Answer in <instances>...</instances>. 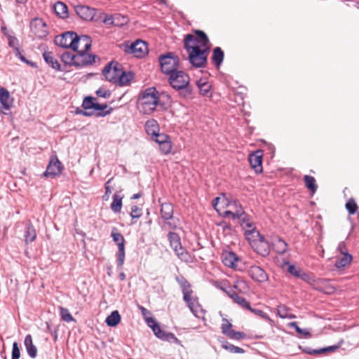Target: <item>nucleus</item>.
<instances>
[{
	"mask_svg": "<svg viewBox=\"0 0 359 359\" xmlns=\"http://www.w3.org/2000/svg\"><path fill=\"white\" fill-rule=\"evenodd\" d=\"M308 283L313 287V289L323 292L325 294H333L336 289L332 286L329 281L326 279L315 278L311 276Z\"/></svg>",
	"mask_w": 359,
	"mask_h": 359,
	"instance_id": "nucleus-9",
	"label": "nucleus"
},
{
	"mask_svg": "<svg viewBox=\"0 0 359 359\" xmlns=\"http://www.w3.org/2000/svg\"><path fill=\"white\" fill-rule=\"evenodd\" d=\"M161 70L164 74L171 75L173 72H177L179 67V57L172 53H168L166 55L159 57Z\"/></svg>",
	"mask_w": 359,
	"mask_h": 359,
	"instance_id": "nucleus-3",
	"label": "nucleus"
},
{
	"mask_svg": "<svg viewBox=\"0 0 359 359\" xmlns=\"http://www.w3.org/2000/svg\"><path fill=\"white\" fill-rule=\"evenodd\" d=\"M133 79V74L131 72H125L121 69L116 84L121 86H126L130 83Z\"/></svg>",
	"mask_w": 359,
	"mask_h": 359,
	"instance_id": "nucleus-36",
	"label": "nucleus"
},
{
	"mask_svg": "<svg viewBox=\"0 0 359 359\" xmlns=\"http://www.w3.org/2000/svg\"><path fill=\"white\" fill-rule=\"evenodd\" d=\"M177 280L181 287L182 293L192 290L190 283L183 277Z\"/></svg>",
	"mask_w": 359,
	"mask_h": 359,
	"instance_id": "nucleus-52",
	"label": "nucleus"
},
{
	"mask_svg": "<svg viewBox=\"0 0 359 359\" xmlns=\"http://www.w3.org/2000/svg\"><path fill=\"white\" fill-rule=\"evenodd\" d=\"M0 104L1 111L10 110L13 104V98L11 96L9 91L4 87H0Z\"/></svg>",
	"mask_w": 359,
	"mask_h": 359,
	"instance_id": "nucleus-19",
	"label": "nucleus"
},
{
	"mask_svg": "<svg viewBox=\"0 0 359 359\" xmlns=\"http://www.w3.org/2000/svg\"><path fill=\"white\" fill-rule=\"evenodd\" d=\"M147 325L152 329L158 338L165 340L173 339L175 341L178 340L173 334L163 332L154 318L147 319Z\"/></svg>",
	"mask_w": 359,
	"mask_h": 359,
	"instance_id": "nucleus-13",
	"label": "nucleus"
},
{
	"mask_svg": "<svg viewBox=\"0 0 359 359\" xmlns=\"http://www.w3.org/2000/svg\"><path fill=\"white\" fill-rule=\"evenodd\" d=\"M263 153L261 150H257L255 152L249 155L248 161L250 166L256 173H261L262 168Z\"/></svg>",
	"mask_w": 359,
	"mask_h": 359,
	"instance_id": "nucleus-18",
	"label": "nucleus"
},
{
	"mask_svg": "<svg viewBox=\"0 0 359 359\" xmlns=\"http://www.w3.org/2000/svg\"><path fill=\"white\" fill-rule=\"evenodd\" d=\"M339 348V345L330 346H327V347L320 348V349L307 351L306 352L310 355H316V354H321V353H323L325 352H334Z\"/></svg>",
	"mask_w": 359,
	"mask_h": 359,
	"instance_id": "nucleus-47",
	"label": "nucleus"
},
{
	"mask_svg": "<svg viewBox=\"0 0 359 359\" xmlns=\"http://www.w3.org/2000/svg\"><path fill=\"white\" fill-rule=\"evenodd\" d=\"M216 287L224 292L228 297H230L231 294L234 292L230 286H227L224 281L216 283Z\"/></svg>",
	"mask_w": 359,
	"mask_h": 359,
	"instance_id": "nucleus-49",
	"label": "nucleus"
},
{
	"mask_svg": "<svg viewBox=\"0 0 359 359\" xmlns=\"http://www.w3.org/2000/svg\"><path fill=\"white\" fill-rule=\"evenodd\" d=\"M44 60L55 70H60V65L57 60L54 57L51 52H44L43 53Z\"/></svg>",
	"mask_w": 359,
	"mask_h": 359,
	"instance_id": "nucleus-34",
	"label": "nucleus"
},
{
	"mask_svg": "<svg viewBox=\"0 0 359 359\" xmlns=\"http://www.w3.org/2000/svg\"><path fill=\"white\" fill-rule=\"evenodd\" d=\"M252 248L259 255L265 257L269 254V245L264 237L251 245Z\"/></svg>",
	"mask_w": 359,
	"mask_h": 359,
	"instance_id": "nucleus-24",
	"label": "nucleus"
},
{
	"mask_svg": "<svg viewBox=\"0 0 359 359\" xmlns=\"http://www.w3.org/2000/svg\"><path fill=\"white\" fill-rule=\"evenodd\" d=\"M122 198L123 197L115 194L113 196V201L111 204V209L114 212H121L122 208Z\"/></svg>",
	"mask_w": 359,
	"mask_h": 359,
	"instance_id": "nucleus-43",
	"label": "nucleus"
},
{
	"mask_svg": "<svg viewBox=\"0 0 359 359\" xmlns=\"http://www.w3.org/2000/svg\"><path fill=\"white\" fill-rule=\"evenodd\" d=\"M229 338L231 339L241 340L245 338V334L242 332L235 331L232 330L227 336Z\"/></svg>",
	"mask_w": 359,
	"mask_h": 359,
	"instance_id": "nucleus-55",
	"label": "nucleus"
},
{
	"mask_svg": "<svg viewBox=\"0 0 359 359\" xmlns=\"http://www.w3.org/2000/svg\"><path fill=\"white\" fill-rule=\"evenodd\" d=\"M159 147H160V149H161V152L163 154H168L171 151L172 144H171L170 140H168L165 142L159 145Z\"/></svg>",
	"mask_w": 359,
	"mask_h": 359,
	"instance_id": "nucleus-58",
	"label": "nucleus"
},
{
	"mask_svg": "<svg viewBox=\"0 0 359 359\" xmlns=\"http://www.w3.org/2000/svg\"><path fill=\"white\" fill-rule=\"evenodd\" d=\"M222 259L223 264L231 269H237L241 271V269L238 267V263L240 262V259L233 252H225L222 255Z\"/></svg>",
	"mask_w": 359,
	"mask_h": 359,
	"instance_id": "nucleus-21",
	"label": "nucleus"
},
{
	"mask_svg": "<svg viewBox=\"0 0 359 359\" xmlns=\"http://www.w3.org/2000/svg\"><path fill=\"white\" fill-rule=\"evenodd\" d=\"M31 32L38 38L42 39L48 34L47 25L41 18H36L31 21Z\"/></svg>",
	"mask_w": 359,
	"mask_h": 359,
	"instance_id": "nucleus-12",
	"label": "nucleus"
},
{
	"mask_svg": "<svg viewBox=\"0 0 359 359\" xmlns=\"http://www.w3.org/2000/svg\"><path fill=\"white\" fill-rule=\"evenodd\" d=\"M233 302L239 305L241 307L245 309H250V303L246 300L245 298L241 297L238 295V294L234 291L232 292L229 297Z\"/></svg>",
	"mask_w": 359,
	"mask_h": 359,
	"instance_id": "nucleus-31",
	"label": "nucleus"
},
{
	"mask_svg": "<svg viewBox=\"0 0 359 359\" xmlns=\"http://www.w3.org/2000/svg\"><path fill=\"white\" fill-rule=\"evenodd\" d=\"M184 44L190 63L195 67H204L210 49V41L205 33L195 30L194 34L185 35Z\"/></svg>",
	"mask_w": 359,
	"mask_h": 359,
	"instance_id": "nucleus-1",
	"label": "nucleus"
},
{
	"mask_svg": "<svg viewBox=\"0 0 359 359\" xmlns=\"http://www.w3.org/2000/svg\"><path fill=\"white\" fill-rule=\"evenodd\" d=\"M248 273L249 276L255 282L265 283L269 280V276L266 271L260 266L257 265L251 266Z\"/></svg>",
	"mask_w": 359,
	"mask_h": 359,
	"instance_id": "nucleus-14",
	"label": "nucleus"
},
{
	"mask_svg": "<svg viewBox=\"0 0 359 359\" xmlns=\"http://www.w3.org/2000/svg\"><path fill=\"white\" fill-rule=\"evenodd\" d=\"M232 201H230L224 195L217 197L212 201V205L215 209L220 214L223 215L224 210L229 209Z\"/></svg>",
	"mask_w": 359,
	"mask_h": 359,
	"instance_id": "nucleus-23",
	"label": "nucleus"
},
{
	"mask_svg": "<svg viewBox=\"0 0 359 359\" xmlns=\"http://www.w3.org/2000/svg\"><path fill=\"white\" fill-rule=\"evenodd\" d=\"M246 286V282L242 280H237L234 282L233 287L237 290L238 292H241L242 289L245 288Z\"/></svg>",
	"mask_w": 359,
	"mask_h": 359,
	"instance_id": "nucleus-62",
	"label": "nucleus"
},
{
	"mask_svg": "<svg viewBox=\"0 0 359 359\" xmlns=\"http://www.w3.org/2000/svg\"><path fill=\"white\" fill-rule=\"evenodd\" d=\"M24 344L28 355L31 358H35L37 355V348L33 343L32 337L31 334H27L25 337Z\"/></svg>",
	"mask_w": 359,
	"mask_h": 359,
	"instance_id": "nucleus-25",
	"label": "nucleus"
},
{
	"mask_svg": "<svg viewBox=\"0 0 359 359\" xmlns=\"http://www.w3.org/2000/svg\"><path fill=\"white\" fill-rule=\"evenodd\" d=\"M189 76L183 71H177L169 76L168 81L170 86L175 90H184L190 93L189 88Z\"/></svg>",
	"mask_w": 359,
	"mask_h": 359,
	"instance_id": "nucleus-4",
	"label": "nucleus"
},
{
	"mask_svg": "<svg viewBox=\"0 0 359 359\" xmlns=\"http://www.w3.org/2000/svg\"><path fill=\"white\" fill-rule=\"evenodd\" d=\"M187 306L189 308L191 313L196 317H200V315L203 313V309L198 303V299L197 297L190 299V301L186 302Z\"/></svg>",
	"mask_w": 359,
	"mask_h": 359,
	"instance_id": "nucleus-27",
	"label": "nucleus"
},
{
	"mask_svg": "<svg viewBox=\"0 0 359 359\" xmlns=\"http://www.w3.org/2000/svg\"><path fill=\"white\" fill-rule=\"evenodd\" d=\"M232 324L226 318L222 319V324L221 326L222 332L227 336V334L232 330Z\"/></svg>",
	"mask_w": 359,
	"mask_h": 359,
	"instance_id": "nucleus-51",
	"label": "nucleus"
},
{
	"mask_svg": "<svg viewBox=\"0 0 359 359\" xmlns=\"http://www.w3.org/2000/svg\"><path fill=\"white\" fill-rule=\"evenodd\" d=\"M289 326L294 328L298 334L304 336V337H309L311 336L310 333L307 330L301 329L296 322L290 323Z\"/></svg>",
	"mask_w": 359,
	"mask_h": 359,
	"instance_id": "nucleus-54",
	"label": "nucleus"
},
{
	"mask_svg": "<svg viewBox=\"0 0 359 359\" xmlns=\"http://www.w3.org/2000/svg\"><path fill=\"white\" fill-rule=\"evenodd\" d=\"M222 347L231 353H244V350L243 348L236 346L233 344H228V343L223 344Z\"/></svg>",
	"mask_w": 359,
	"mask_h": 359,
	"instance_id": "nucleus-53",
	"label": "nucleus"
},
{
	"mask_svg": "<svg viewBox=\"0 0 359 359\" xmlns=\"http://www.w3.org/2000/svg\"><path fill=\"white\" fill-rule=\"evenodd\" d=\"M198 87L199 88L200 93L203 96L209 97L210 95V88L211 86L208 82L203 81V80H200L197 83Z\"/></svg>",
	"mask_w": 359,
	"mask_h": 359,
	"instance_id": "nucleus-45",
	"label": "nucleus"
},
{
	"mask_svg": "<svg viewBox=\"0 0 359 359\" xmlns=\"http://www.w3.org/2000/svg\"><path fill=\"white\" fill-rule=\"evenodd\" d=\"M91 39L86 35L78 36L76 34L73 50L76 53L86 52L91 47Z\"/></svg>",
	"mask_w": 359,
	"mask_h": 359,
	"instance_id": "nucleus-15",
	"label": "nucleus"
},
{
	"mask_svg": "<svg viewBox=\"0 0 359 359\" xmlns=\"http://www.w3.org/2000/svg\"><path fill=\"white\" fill-rule=\"evenodd\" d=\"M161 217L165 220H169L172 218L173 207L170 203H163L161 208Z\"/></svg>",
	"mask_w": 359,
	"mask_h": 359,
	"instance_id": "nucleus-38",
	"label": "nucleus"
},
{
	"mask_svg": "<svg viewBox=\"0 0 359 359\" xmlns=\"http://www.w3.org/2000/svg\"><path fill=\"white\" fill-rule=\"evenodd\" d=\"M62 61L66 65H74L76 62V53L65 51L61 55Z\"/></svg>",
	"mask_w": 359,
	"mask_h": 359,
	"instance_id": "nucleus-44",
	"label": "nucleus"
},
{
	"mask_svg": "<svg viewBox=\"0 0 359 359\" xmlns=\"http://www.w3.org/2000/svg\"><path fill=\"white\" fill-rule=\"evenodd\" d=\"M345 206L350 215H354L358 209V205L353 198H350Z\"/></svg>",
	"mask_w": 359,
	"mask_h": 359,
	"instance_id": "nucleus-50",
	"label": "nucleus"
},
{
	"mask_svg": "<svg viewBox=\"0 0 359 359\" xmlns=\"http://www.w3.org/2000/svg\"><path fill=\"white\" fill-rule=\"evenodd\" d=\"M153 139L157 142L158 143V144L160 145L162 143H164L166 141H168V140H170V137L168 135H167L165 133H157L156 135H154L153 137Z\"/></svg>",
	"mask_w": 359,
	"mask_h": 359,
	"instance_id": "nucleus-56",
	"label": "nucleus"
},
{
	"mask_svg": "<svg viewBox=\"0 0 359 359\" xmlns=\"http://www.w3.org/2000/svg\"><path fill=\"white\" fill-rule=\"evenodd\" d=\"M76 15L86 21L96 20L97 10L93 7L85 5H77L74 6Z\"/></svg>",
	"mask_w": 359,
	"mask_h": 359,
	"instance_id": "nucleus-10",
	"label": "nucleus"
},
{
	"mask_svg": "<svg viewBox=\"0 0 359 359\" xmlns=\"http://www.w3.org/2000/svg\"><path fill=\"white\" fill-rule=\"evenodd\" d=\"M75 37V32H67L60 36H57L55 38V43L57 45L62 48H70L73 50Z\"/></svg>",
	"mask_w": 359,
	"mask_h": 359,
	"instance_id": "nucleus-16",
	"label": "nucleus"
},
{
	"mask_svg": "<svg viewBox=\"0 0 359 359\" xmlns=\"http://www.w3.org/2000/svg\"><path fill=\"white\" fill-rule=\"evenodd\" d=\"M60 315L62 318L65 322L69 323L74 320V318L69 311V310L66 308H63L60 306Z\"/></svg>",
	"mask_w": 359,
	"mask_h": 359,
	"instance_id": "nucleus-48",
	"label": "nucleus"
},
{
	"mask_svg": "<svg viewBox=\"0 0 359 359\" xmlns=\"http://www.w3.org/2000/svg\"><path fill=\"white\" fill-rule=\"evenodd\" d=\"M159 102V97L154 89L148 88L139 98L137 108L140 112L145 114H150L156 108Z\"/></svg>",
	"mask_w": 359,
	"mask_h": 359,
	"instance_id": "nucleus-2",
	"label": "nucleus"
},
{
	"mask_svg": "<svg viewBox=\"0 0 359 359\" xmlns=\"http://www.w3.org/2000/svg\"><path fill=\"white\" fill-rule=\"evenodd\" d=\"M23 236L24 241L26 245L35 241L36 238V231L34 226L30 222L27 224Z\"/></svg>",
	"mask_w": 359,
	"mask_h": 359,
	"instance_id": "nucleus-26",
	"label": "nucleus"
},
{
	"mask_svg": "<svg viewBox=\"0 0 359 359\" xmlns=\"http://www.w3.org/2000/svg\"><path fill=\"white\" fill-rule=\"evenodd\" d=\"M174 251L178 258L182 261L187 263L192 262V257L188 252V251L182 247V245L180 247L175 248Z\"/></svg>",
	"mask_w": 359,
	"mask_h": 359,
	"instance_id": "nucleus-35",
	"label": "nucleus"
},
{
	"mask_svg": "<svg viewBox=\"0 0 359 359\" xmlns=\"http://www.w3.org/2000/svg\"><path fill=\"white\" fill-rule=\"evenodd\" d=\"M287 271L294 276L301 278L308 283L311 276L304 272L300 268L296 267L294 265H290Z\"/></svg>",
	"mask_w": 359,
	"mask_h": 359,
	"instance_id": "nucleus-28",
	"label": "nucleus"
},
{
	"mask_svg": "<svg viewBox=\"0 0 359 359\" xmlns=\"http://www.w3.org/2000/svg\"><path fill=\"white\" fill-rule=\"evenodd\" d=\"M54 11L55 14L62 18L65 19L68 18L69 13H68V8L67 5L62 2V1H57L54 4Z\"/></svg>",
	"mask_w": 359,
	"mask_h": 359,
	"instance_id": "nucleus-30",
	"label": "nucleus"
},
{
	"mask_svg": "<svg viewBox=\"0 0 359 359\" xmlns=\"http://www.w3.org/2000/svg\"><path fill=\"white\" fill-rule=\"evenodd\" d=\"M239 219L245 233H247L248 230L253 231V229H256L255 224L252 219L245 213H244Z\"/></svg>",
	"mask_w": 359,
	"mask_h": 359,
	"instance_id": "nucleus-29",
	"label": "nucleus"
},
{
	"mask_svg": "<svg viewBox=\"0 0 359 359\" xmlns=\"http://www.w3.org/2000/svg\"><path fill=\"white\" fill-rule=\"evenodd\" d=\"M120 18L119 15H114V17L110 15H107L104 19V22L108 25H114L116 26L120 25L116 20Z\"/></svg>",
	"mask_w": 359,
	"mask_h": 359,
	"instance_id": "nucleus-57",
	"label": "nucleus"
},
{
	"mask_svg": "<svg viewBox=\"0 0 359 359\" xmlns=\"http://www.w3.org/2000/svg\"><path fill=\"white\" fill-rule=\"evenodd\" d=\"M212 60L215 65L218 68L224 60V52L219 47H217L213 50Z\"/></svg>",
	"mask_w": 359,
	"mask_h": 359,
	"instance_id": "nucleus-41",
	"label": "nucleus"
},
{
	"mask_svg": "<svg viewBox=\"0 0 359 359\" xmlns=\"http://www.w3.org/2000/svg\"><path fill=\"white\" fill-rule=\"evenodd\" d=\"M142 215V210L137 206H133L131 208L130 216L133 219H138Z\"/></svg>",
	"mask_w": 359,
	"mask_h": 359,
	"instance_id": "nucleus-59",
	"label": "nucleus"
},
{
	"mask_svg": "<svg viewBox=\"0 0 359 359\" xmlns=\"http://www.w3.org/2000/svg\"><path fill=\"white\" fill-rule=\"evenodd\" d=\"M121 321V316L118 311H114L108 316L105 320V323L108 326L115 327Z\"/></svg>",
	"mask_w": 359,
	"mask_h": 359,
	"instance_id": "nucleus-39",
	"label": "nucleus"
},
{
	"mask_svg": "<svg viewBox=\"0 0 359 359\" xmlns=\"http://www.w3.org/2000/svg\"><path fill=\"white\" fill-rule=\"evenodd\" d=\"M274 250L280 255L285 253L288 250L287 243L283 239L278 238L273 243Z\"/></svg>",
	"mask_w": 359,
	"mask_h": 359,
	"instance_id": "nucleus-33",
	"label": "nucleus"
},
{
	"mask_svg": "<svg viewBox=\"0 0 359 359\" xmlns=\"http://www.w3.org/2000/svg\"><path fill=\"white\" fill-rule=\"evenodd\" d=\"M111 236L118 246V252L116 253L117 265L118 267L122 268L125 260V238L115 227L111 230Z\"/></svg>",
	"mask_w": 359,
	"mask_h": 359,
	"instance_id": "nucleus-5",
	"label": "nucleus"
},
{
	"mask_svg": "<svg viewBox=\"0 0 359 359\" xmlns=\"http://www.w3.org/2000/svg\"><path fill=\"white\" fill-rule=\"evenodd\" d=\"M121 70V67L118 63L111 62L103 69L102 74L107 81L116 83Z\"/></svg>",
	"mask_w": 359,
	"mask_h": 359,
	"instance_id": "nucleus-11",
	"label": "nucleus"
},
{
	"mask_svg": "<svg viewBox=\"0 0 359 359\" xmlns=\"http://www.w3.org/2000/svg\"><path fill=\"white\" fill-rule=\"evenodd\" d=\"M96 94L99 97H109L111 95V93L104 88H100L96 91Z\"/></svg>",
	"mask_w": 359,
	"mask_h": 359,
	"instance_id": "nucleus-64",
	"label": "nucleus"
},
{
	"mask_svg": "<svg viewBox=\"0 0 359 359\" xmlns=\"http://www.w3.org/2000/svg\"><path fill=\"white\" fill-rule=\"evenodd\" d=\"M124 51L127 53L132 54L136 57H142L148 53L147 44L142 40H136L130 44L126 43L123 45Z\"/></svg>",
	"mask_w": 359,
	"mask_h": 359,
	"instance_id": "nucleus-7",
	"label": "nucleus"
},
{
	"mask_svg": "<svg viewBox=\"0 0 359 359\" xmlns=\"http://www.w3.org/2000/svg\"><path fill=\"white\" fill-rule=\"evenodd\" d=\"M337 251L339 252V255L337 256L334 266L338 269H344L351 264L352 256L348 253L346 245L343 243L339 244Z\"/></svg>",
	"mask_w": 359,
	"mask_h": 359,
	"instance_id": "nucleus-8",
	"label": "nucleus"
},
{
	"mask_svg": "<svg viewBox=\"0 0 359 359\" xmlns=\"http://www.w3.org/2000/svg\"><path fill=\"white\" fill-rule=\"evenodd\" d=\"M248 310L251 311L252 313H255V315L261 317L263 319H265L267 320H271V318H269V316L262 310L252 309L251 306H250V309H248Z\"/></svg>",
	"mask_w": 359,
	"mask_h": 359,
	"instance_id": "nucleus-60",
	"label": "nucleus"
},
{
	"mask_svg": "<svg viewBox=\"0 0 359 359\" xmlns=\"http://www.w3.org/2000/svg\"><path fill=\"white\" fill-rule=\"evenodd\" d=\"M224 216L231 215L233 219H239L245 212L241 204L236 201L231 203L229 209L224 210L222 212Z\"/></svg>",
	"mask_w": 359,
	"mask_h": 359,
	"instance_id": "nucleus-22",
	"label": "nucleus"
},
{
	"mask_svg": "<svg viewBox=\"0 0 359 359\" xmlns=\"http://www.w3.org/2000/svg\"><path fill=\"white\" fill-rule=\"evenodd\" d=\"M304 182L305 187L313 194L318 188L315 178L310 175H305Z\"/></svg>",
	"mask_w": 359,
	"mask_h": 359,
	"instance_id": "nucleus-42",
	"label": "nucleus"
},
{
	"mask_svg": "<svg viewBox=\"0 0 359 359\" xmlns=\"http://www.w3.org/2000/svg\"><path fill=\"white\" fill-rule=\"evenodd\" d=\"M62 165L61 162L56 156L51 157L50 162L47 166L44 175L46 177H55L61 173Z\"/></svg>",
	"mask_w": 359,
	"mask_h": 359,
	"instance_id": "nucleus-17",
	"label": "nucleus"
},
{
	"mask_svg": "<svg viewBox=\"0 0 359 359\" xmlns=\"http://www.w3.org/2000/svg\"><path fill=\"white\" fill-rule=\"evenodd\" d=\"M245 236L246 239L248 241L250 246L254 243H256L257 241H259L263 238V236L257 230V228L253 229V231L248 230L247 233H245Z\"/></svg>",
	"mask_w": 359,
	"mask_h": 359,
	"instance_id": "nucleus-40",
	"label": "nucleus"
},
{
	"mask_svg": "<svg viewBox=\"0 0 359 359\" xmlns=\"http://www.w3.org/2000/svg\"><path fill=\"white\" fill-rule=\"evenodd\" d=\"M168 240L170 241V246L173 250L182 245L180 238L176 233L170 232L168 234Z\"/></svg>",
	"mask_w": 359,
	"mask_h": 359,
	"instance_id": "nucleus-46",
	"label": "nucleus"
},
{
	"mask_svg": "<svg viewBox=\"0 0 359 359\" xmlns=\"http://www.w3.org/2000/svg\"><path fill=\"white\" fill-rule=\"evenodd\" d=\"M112 180V178L109 179L106 183H105V185H104V188H105V195L104 196V198L107 200L109 198V195L111 194V187L110 185L111 184V182Z\"/></svg>",
	"mask_w": 359,
	"mask_h": 359,
	"instance_id": "nucleus-63",
	"label": "nucleus"
},
{
	"mask_svg": "<svg viewBox=\"0 0 359 359\" xmlns=\"http://www.w3.org/2000/svg\"><path fill=\"white\" fill-rule=\"evenodd\" d=\"M277 313L281 318H295L296 316L291 312V309L284 304H280L277 307Z\"/></svg>",
	"mask_w": 359,
	"mask_h": 359,
	"instance_id": "nucleus-32",
	"label": "nucleus"
},
{
	"mask_svg": "<svg viewBox=\"0 0 359 359\" xmlns=\"http://www.w3.org/2000/svg\"><path fill=\"white\" fill-rule=\"evenodd\" d=\"M145 128L147 134L152 137L159 132L158 123L154 119L147 121L145 124Z\"/></svg>",
	"mask_w": 359,
	"mask_h": 359,
	"instance_id": "nucleus-37",
	"label": "nucleus"
},
{
	"mask_svg": "<svg viewBox=\"0 0 359 359\" xmlns=\"http://www.w3.org/2000/svg\"><path fill=\"white\" fill-rule=\"evenodd\" d=\"M82 107L86 110L92 109L98 116H105L112 111V108H109L108 111H104V109L108 108V105L107 104H99L97 99L92 97H86L83 101Z\"/></svg>",
	"mask_w": 359,
	"mask_h": 359,
	"instance_id": "nucleus-6",
	"label": "nucleus"
},
{
	"mask_svg": "<svg viewBox=\"0 0 359 359\" xmlns=\"http://www.w3.org/2000/svg\"><path fill=\"white\" fill-rule=\"evenodd\" d=\"M96 55L87 53L86 52L76 53V67H84L92 65L95 62Z\"/></svg>",
	"mask_w": 359,
	"mask_h": 359,
	"instance_id": "nucleus-20",
	"label": "nucleus"
},
{
	"mask_svg": "<svg viewBox=\"0 0 359 359\" xmlns=\"http://www.w3.org/2000/svg\"><path fill=\"white\" fill-rule=\"evenodd\" d=\"M20 357V351L17 342L13 344L12 359H19Z\"/></svg>",
	"mask_w": 359,
	"mask_h": 359,
	"instance_id": "nucleus-61",
	"label": "nucleus"
}]
</instances>
